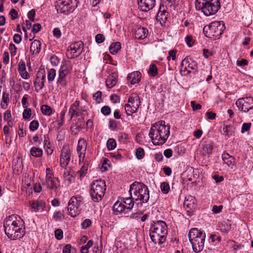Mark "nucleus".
<instances>
[{"mask_svg":"<svg viewBox=\"0 0 253 253\" xmlns=\"http://www.w3.org/2000/svg\"><path fill=\"white\" fill-rule=\"evenodd\" d=\"M148 34V30L145 27H138L134 32L135 38L138 40L145 39Z\"/></svg>","mask_w":253,"mask_h":253,"instance_id":"393cba45","label":"nucleus"},{"mask_svg":"<svg viewBox=\"0 0 253 253\" xmlns=\"http://www.w3.org/2000/svg\"><path fill=\"white\" fill-rule=\"evenodd\" d=\"M136 158L138 160L142 159L144 156V151L142 148H138L135 151Z\"/></svg>","mask_w":253,"mask_h":253,"instance_id":"3c124183","label":"nucleus"},{"mask_svg":"<svg viewBox=\"0 0 253 253\" xmlns=\"http://www.w3.org/2000/svg\"><path fill=\"white\" fill-rule=\"evenodd\" d=\"M225 29L224 25L220 21H214L207 26H205L203 31L205 36L211 39L218 38Z\"/></svg>","mask_w":253,"mask_h":253,"instance_id":"1a4fd4ad","label":"nucleus"},{"mask_svg":"<svg viewBox=\"0 0 253 253\" xmlns=\"http://www.w3.org/2000/svg\"><path fill=\"white\" fill-rule=\"evenodd\" d=\"M43 185L50 190L56 189L59 187L58 179L54 176L53 172L49 168L45 169V181Z\"/></svg>","mask_w":253,"mask_h":253,"instance_id":"ddd939ff","label":"nucleus"},{"mask_svg":"<svg viewBox=\"0 0 253 253\" xmlns=\"http://www.w3.org/2000/svg\"><path fill=\"white\" fill-rule=\"evenodd\" d=\"M87 143L83 138H80L78 142L77 151L79 157V164L81 166L80 169L77 171V174L81 179L84 177L90 165V161L85 157Z\"/></svg>","mask_w":253,"mask_h":253,"instance_id":"20e7f679","label":"nucleus"},{"mask_svg":"<svg viewBox=\"0 0 253 253\" xmlns=\"http://www.w3.org/2000/svg\"><path fill=\"white\" fill-rule=\"evenodd\" d=\"M140 103L139 97L135 93L131 94L128 99V104L138 108H139L140 105Z\"/></svg>","mask_w":253,"mask_h":253,"instance_id":"c756f323","label":"nucleus"},{"mask_svg":"<svg viewBox=\"0 0 253 253\" xmlns=\"http://www.w3.org/2000/svg\"><path fill=\"white\" fill-rule=\"evenodd\" d=\"M53 218L57 221H61L64 218L63 211H58L54 213Z\"/></svg>","mask_w":253,"mask_h":253,"instance_id":"de8ad7c7","label":"nucleus"},{"mask_svg":"<svg viewBox=\"0 0 253 253\" xmlns=\"http://www.w3.org/2000/svg\"><path fill=\"white\" fill-rule=\"evenodd\" d=\"M30 154L35 157H41L42 155V151L40 148L33 147L31 148Z\"/></svg>","mask_w":253,"mask_h":253,"instance_id":"58836bf2","label":"nucleus"},{"mask_svg":"<svg viewBox=\"0 0 253 253\" xmlns=\"http://www.w3.org/2000/svg\"><path fill=\"white\" fill-rule=\"evenodd\" d=\"M121 48V43L119 42L112 43L109 46V51L112 54H116Z\"/></svg>","mask_w":253,"mask_h":253,"instance_id":"473e14b6","label":"nucleus"},{"mask_svg":"<svg viewBox=\"0 0 253 253\" xmlns=\"http://www.w3.org/2000/svg\"><path fill=\"white\" fill-rule=\"evenodd\" d=\"M223 209V206L222 205L220 206H216L214 205L212 207V211L213 213L215 214L219 213H220Z\"/></svg>","mask_w":253,"mask_h":253,"instance_id":"338daca9","label":"nucleus"},{"mask_svg":"<svg viewBox=\"0 0 253 253\" xmlns=\"http://www.w3.org/2000/svg\"><path fill=\"white\" fill-rule=\"evenodd\" d=\"M195 8L198 11H202L206 16L214 15L220 8L219 0H196Z\"/></svg>","mask_w":253,"mask_h":253,"instance_id":"423d86ee","label":"nucleus"},{"mask_svg":"<svg viewBox=\"0 0 253 253\" xmlns=\"http://www.w3.org/2000/svg\"><path fill=\"white\" fill-rule=\"evenodd\" d=\"M66 114V111L65 110H63L61 112L60 114V120L56 121V123L58 124V127L60 128L61 126H63L64 122V117Z\"/></svg>","mask_w":253,"mask_h":253,"instance_id":"09e8293b","label":"nucleus"},{"mask_svg":"<svg viewBox=\"0 0 253 253\" xmlns=\"http://www.w3.org/2000/svg\"><path fill=\"white\" fill-rule=\"evenodd\" d=\"M41 111L42 114L46 116H50L52 114L51 108L47 105H43L41 107Z\"/></svg>","mask_w":253,"mask_h":253,"instance_id":"37998d69","label":"nucleus"},{"mask_svg":"<svg viewBox=\"0 0 253 253\" xmlns=\"http://www.w3.org/2000/svg\"><path fill=\"white\" fill-rule=\"evenodd\" d=\"M160 188L162 192L164 194H168L170 189L169 185L167 182L162 183L160 185Z\"/></svg>","mask_w":253,"mask_h":253,"instance_id":"49530a36","label":"nucleus"},{"mask_svg":"<svg viewBox=\"0 0 253 253\" xmlns=\"http://www.w3.org/2000/svg\"><path fill=\"white\" fill-rule=\"evenodd\" d=\"M102 92L100 91H97L96 92L93 94V98L94 100H95L96 103H99L102 101Z\"/></svg>","mask_w":253,"mask_h":253,"instance_id":"8fccbe9b","label":"nucleus"},{"mask_svg":"<svg viewBox=\"0 0 253 253\" xmlns=\"http://www.w3.org/2000/svg\"><path fill=\"white\" fill-rule=\"evenodd\" d=\"M73 247L70 244H67L63 248V253H71Z\"/></svg>","mask_w":253,"mask_h":253,"instance_id":"774afa93","label":"nucleus"},{"mask_svg":"<svg viewBox=\"0 0 253 253\" xmlns=\"http://www.w3.org/2000/svg\"><path fill=\"white\" fill-rule=\"evenodd\" d=\"M41 49V43L40 41L35 40L32 43L30 47V52L33 54H38Z\"/></svg>","mask_w":253,"mask_h":253,"instance_id":"cd10ccee","label":"nucleus"},{"mask_svg":"<svg viewBox=\"0 0 253 253\" xmlns=\"http://www.w3.org/2000/svg\"><path fill=\"white\" fill-rule=\"evenodd\" d=\"M168 235V226L163 220L153 221L150 225L149 236L155 244L159 245L165 243Z\"/></svg>","mask_w":253,"mask_h":253,"instance_id":"7ed1b4c3","label":"nucleus"},{"mask_svg":"<svg viewBox=\"0 0 253 253\" xmlns=\"http://www.w3.org/2000/svg\"><path fill=\"white\" fill-rule=\"evenodd\" d=\"M222 160L224 164L227 165L231 169H233L236 165L235 159L234 157L229 155L227 152H224L222 154Z\"/></svg>","mask_w":253,"mask_h":253,"instance_id":"412c9836","label":"nucleus"},{"mask_svg":"<svg viewBox=\"0 0 253 253\" xmlns=\"http://www.w3.org/2000/svg\"><path fill=\"white\" fill-rule=\"evenodd\" d=\"M63 178L65 181L67 182L68 185L71 184L75 180V178L71 173V172L67 169H65L64 171Z\"/></svg>","mask_w":253,"mask_h":253,"instance_id":"f704fd0d","label":"nucleus"},{"mask_svg":"<svg viewBox=\"0 0 253 253\" xmlns=\"http://www.w3.org/2000/svg\"><path fill=\"white\" fill-rule=\"evenodd\" d=\"M54 234L55 238L58 240H60L63 238V231L61 229H56L54 232Z\"/></svg>","mask_w":253,"mask_h":253,"instance_id":"bf43d9fd","label":"nucleus"},{"mask_svg":"<svg viewBox=\"0 0 253 253\" xmlns=\"http://www.w3.org/2000/svg\"><path fill=\"white\" fill-rule=\"evenodd\" d=\"M29 205L35 211H42L45 208V203L42 200L31 201Z\"/></svg>","mask_w":253,"mask_h":253,"instance_id":"5701e85b","label":"nucleus"},{"mask_svg":"<svg viewBox=\"0 0 253 253\" xmlns=\"http://www.w3.org/2000/svg\"><path fill=\"white\" fill-rule=\"evenodd\" d=\"M108 159L106 158L103 159L101 168L102 171H105L108 170V168L110 166V165L108 163Z\"/></svg>","mask_w":253,"mask_h":253,"instance_id":"5fc2aeb1","label":"nucleus"},{"mask_svg":"<svg viewBox=\"0 0 253 253\" xmlns=\"http://www.w3.org/2000/svg\"><path fill=\"white\" fill-rule=\"evenodd\" d=\"M80 102L76 100L70 106L69 110V115L70 116V119L73 117H78L80 113Z\"/></svg>","mask_w":253,"mask_h":253,"instance_id":"4be33fe9","label":"nucleus"},{"mask_svg":"<svg viewBox=\"0 0 253 253\" xmlns=\"http://www.w3.org/2000/svg\"><path fill=\"white\" fill-rule=\"evenodd\" d=\"M218 226L222 232L228 233L231 228V225L228 220H225L218 223Z\"/></svg>","mask_w":253,"mask_h":253,"instance_id":"2f4dec72","label":"nucleus"},{"mask_svg":"<svg viewBox=\"0 0 253 253\" xmlns=\"http://www.w3.org/2000/svg\"><path fill=\"white\" fill-rule=\"evenodd\" d=\"M116 251L117 253H129L128 250L126 248L125 246H120L119 247L117 246Z\"/></svg>","mask_w":253,"mask_h":253,"instance_id":"6e6d98bb","label":"nucleus"},{"mask_svg":"<svg viewBox=\"0 0 253 253\" xmlns=\"http://www.w3.org/2000/svg\"><path fill=\"white\" fill-rule=\"evenodd\" d=\"M128 138V134L124 132L120 133L118 135V139L119 141L122 142H125Z\"/></svg>","mask_w":253,"mask_h":253,"instance_id":"4d7b16f0","label":"nucleus"},{"mask_svg":"<svg viewBox=\"0 0 253 253\" xmlns=\"http://www.w3.org/2000/svg\"><path fill=\"white\" fill-rule=\"evenodd\" d=\"M39 126V123L38 121L34 120V121H32L30 123V126H29V128H30V130L32 131H34L38 128Z\"/></svg>","mask_w":253,"mask_h":253,"instance_id":"603ef678","label":"nucleus"},{"mask_svg":"<svg viewBox=\"0 0 253 253\" xmlns=\"http://www.w3.org/2000/svg\"><path fill=\"white\" fill-rule=\"evenodd\" d=\"M71 157V151L70 147L66 145L63 146L60 155V165L62 168L66 167L69 164Z\"/></svg>","mask_w":253,"mask_h":253,"instance_id":"dca6fc26","label":"nucleus"},{"mask_svg":"<svg viewBox=\"0 0 253 253\" xmlns=\"http://www.w3.org/2000/svg\"><path fill=\"white\" fill-rule=\"evenodd\" d=\"M3 227L5 234L12 240L21 238L25 233L23 220L18 215L13 214L6 217Z\"/></svg>","mask_w":253,"mask_h":253,"instance_id":"f257e3e1","label":"nucleus"},{"mask_svg":"<svg viewBox=\"0 0 253 253\" xmlns=\"http://www.w3.org/2000/svg\"><path fill=\"white\" fill-rule=\"evenodd\" d=\"M227 246L233 249V250L236 252L239 249L242 248L244 246L237 244L235 241L229 240L227 242Z\"/></svg>","mask_w":253,"mask_h":253,"instance_id":"a19ab883","label":"nucleus"},{"mask_svg":"<svg viewBox=\"0 0 253 253\" xmlns=\"http://www.w3.org/2000/svg\"><path fill=\"white\" fill-rule=\"evenodd\" d=\"M129 193L134 201L142 203H146L150 198L148 188L142 183L133 182L130 186Z\"/></svg>","mask_w":253,"mask_h":253,"instance_id":"39448f33","label":"nucleus"},{"mask_svg":"<svg viewBox=\"0 0 253 253\" xmlns=\"http://www.w3.org/2000/svg\"><path fill=\"white\" fill-rule=\"evenodd\" d=\"M222 130L224 134L228 137L231 136L234 133V128L230 126H225Z\"/></svg>","mask_w":253,"mask_h":253,"instance_id":"79ce46f5","label":"nucleus"},{"mask_svg":"<svg viewBox=\"0 0 253 253\" xmlns=\"http://www.w3.org/2000/svg\"><path fill=\"white\" fill-rule=\"evenodd\" d=\"M170 126L164 121H159L151 125L149 136L154 145H162L170 134Z\"/></svg>","mask_w":253,"mask_h":253,"instance_id":"f03ea898","label":"nucleus"},{"mask_svg":"<svg viewBox=\"0 0 253 253\" xmlns=\"http://www.w3.org/2000/svg\"><path fill=\"white\" fill-rule=\"evenodd\" d=\"M9 94L8 92L4 91L2 92L1 100L0 102V107L2 109H6L9 103Z\"/></svg>","mask_w":253,"mask_h":253,"instance_id":"7c9ffc66","label":"nucleus"},{"mask_svg":"<svg viewBox=\"0 0 253 253\" xmlns=\"http://www.w3.org/2000/svg\"><path fill=\"white\" fill-rule=\"evenodd\" d=\"M251 126H252V123H244L242 125V126L241 127V132L242 133H244L248 131L250 129Z\"/></svg>","mask_w":253,"mask_h":253,"instance_id":"864d4df0","label":"nucleus"},{"mask_svg":"<svg viewBox=\"0 0 253 253\" xmlns=\"http://www.w3.org/2000/svg\"><path fill=\"white\" fill-rule=\"evenodd\" d=\"M106 190V182L104 180H96L92 182L89 194L94 202H99L103 198Z\"/></svg>","mask_w":253,"mask_h":253,"instance_id":"6e6552de","label":"nucleus"},{"mask_svg":"<svg viewBox=\"0 0 253 253\" xmlns=\"http://www.w3.org/2000/svg\"><path fill=\"white\" fill-rule=\"evenodd\" d=\"M31 110L30 109H26L23 113V117L24 119H29L31 116Z\"/></svg>","mask_w":253,"mask_h":253,"instance_id":"0e129e2a","label":"nucleus"},{"mask_svg":"<svg viewBox=\"0 0 253 253\" xmlns=\"http://www.w3.org/2000/svg\"><path fill=\"white\" fill-rule=\"evenodd\" d=\"M45 81V72L43 70L39 71L37 74L34 84L36 89L38 91L42 89Z\"/></svg>","mask_w":253,"mask_h":253,"instance_id":"f3484780","label":"nucleus"},{"mask_svg":"<svg viewBox=\"0 0 253 253\" xmlns=\"http://www.w3.org/2000/svg\"><path fill=\"white\" fill-rule=\"evenodd\" d=\"M118 127V124L116 121L114 120H110L109 121V127L112 130H115Z\"/></svg>","mask_w":253,"mask_h":253,"instance_id":"13d9d810","label":"nucleus"},{"mask_svg":"<svg viewBox=\"0 0 253 253\" xmlns=\"http://www.w3.org/2000/svg\"><path fill=\"white\" fill-rule=\"evenodd\" d=\"M168 13L165 10L159 11L156 17L157 22L159 23L162 26H165L168 20Z\"/></svg>","mask_w":253,"mask_h":253,"instance_id":"bb28decb","label":"nucleus"},{"mask_svg":"<svg viewBox=\"0 0 253 253\" xmlns=\"http://www.w3.org/2000/svg\"><path fill=\"white\" fill-rule=\"evenodd\" d=\"M84 43L81 41L72 43L68 47L66 51L67 57L72 59L79 56L83 52Z\"/></svg>","mask_w":253,"mask_h":253,"instance_id":"4468645a","label":"nucleus"},{"mask_svg":"<svg viewBox=\"0 0 253 253\" xmlns=\"http://www.w3.org/2000/svg\"><path fill=\"white\" fill-rule=\"evenodd\" d=\"M213 146L211 143H206L203 145L202 154L203 155L210 154L212 153Z\"/></svg>","mask_w":253,"mask_h":253,"instance_id":"4c0bfd02","label":"nucleus"},{"mask_svg":"<svg viewBox=\"0 0 253 253\" xmlns=\"http://www.w3.org/2000/svg\"><path fill=\"white\" fill-rule=\"evenodd\" d=\"M134 201L131 196L130 197L126 198L120 197L114 204L113 210L118 214L122 212L125 209H132L134 206Z\"/></svg>","mask_w":253,"mask_h":253,"instance_id":"9d476101","label":"nucleus"},{"mask_svg":"<svg viewBox=\"0 0 253 253\" xmlns=\"http://www.w3.org/2000/svg\"><path fill=\"white\" fill-rule=\"evenodd\" d=\"M236 105L241 112L247 113L253 109V98L251 96L239 98Z\"/></svg>","mask_w":253,"mask_h":253,"instance_id":"2eb2a0df","label":"nucleus"},{"mask_svg":"<svg viewBox=\"0 0 253 253\" xmlns=\"http://www.w3.org/2000/svg\"><path fill=\"white\" fill-rule=\"evenodd\" d=\"M138 108V107H136L128 103H126L125 105L126 112L127 116H131L133 114L136 112Z\"/></svg>","mask_w":253,"mask_h":253,"instance_id":"c9c22d12","label":"nucleus"},{"mask_svg":"<svg viewBox=\"0 0 253 253\" xmlns=\"http://www.w3.org/2000/svg\"><path fill=\"white\" fill-rule=\"evenodd\" d=\"M108 157L114 158L117 160H121L122 158V155L119 153H110L108 154Z\"/></svg>","mask_w":253,"mask_h":253,"instance_id":"e2e57ef3","label":"nucleus"},{"mask_svg":"<svg viewBox=\"0 0 253 253\" xmlns=\"http://www.w3.org/2000/svg\"><path fill=\"white\" fill-rule=\"evenodd\" d=\"M137 1L138 8L144 12L153 9L156 3L155 0H137Z\"/></svg>","mask_w":253,"mask_h":253,"instance_id":"6ab92c4d","label":"nucleus"},{"mask_svg":"<svg viewBox=\"0 0 253 253\" xmlns=\"http://www.w3.org/2000/svg\"><path fill=\"white\" fill-rule=\"evenodd\" d=\"M117 83V80L114 76L108 77L106 81V85L108 88L113 87Z\"/></svg>","mask_w":253,"mask_h":253,"instance_id":"ea45409f","label":"nucleus"},{"mask_svg":"<svg viewBox=\"0 0 253 253\" xmlns=\"http://www.w3.org/2000/svg\"><path fill=\"white\" fill-rule=\"evenodd\" d=\"M117 146L116 140L113 138H110L107 142V147L109 150L114 149Z\"/></svg>","mask_w":253,"mask_h":253,"instance_id":"c03bdc74","label":"nucleus"},{"mask_svg":"<svg viewBox=\"0 0 253 253\" xmlns=\"http://www.w3.org/2000/svg\"><path fill=\"white\" fill-rule=\"evenodd\" d=\"M73 65L71 61L65 60L63 61L59 70V72L68 75L72 70Z\"/></svg>","mask_w":253,"mask_h":253,"instance_id":"b1692460","label":"nucleus"},{"mask_svg":"<svg viewBox=\"0 0 253 253\" xmlns=\"http://www.w3.org/2000/svg\"><path fill=\"white\" fill-rule=\"evenodd\" d=\"M56 75V72L54 69H47V80L49 83H52Z\"/></svg>","mask_w":253,"mask_h":253,"instance_id":"e433bc0d","label":"nucleus"},{"mask_svg":"<svg viewBox=\"0 0 253 253\" xmlns=\"http://www.w3.org/2000/svg\"><path fill=\"white\" fill-rule=\"evenodd\" d=\"M181 65V72H187L186 74L191 72L189 69L194 70L196 67V63L191 58L188 57H186L182 60Z\"/></svg>","mask_w":253,"mask_h":253,"instance_id":"a211bd4d","label":"nucleus"},{"mask_svg":"<svg viewBox=\"0 0 253 253\" xmlns=\"http://www.w3.org/2000/svg\"><path fill=\"white\" fill-rule=\"evenodd\" d=\"M77 6L76 0H59L55 8L59 13H67L73 11Z\"/></svg>","mask_w":253,"mask_h":253,"instance_id":"9b49d317","label":"nucleus"},{"mask_svg":"<svg viewBox=\"0 0 253 253\" xmlns=\"http://www.w3.org/2000/svg\"><path fill=\"white\" fill-rule=\"evenodd\" d=\"M67 75L59 72L56 84L60 89L64 88L67 84Z\"/></svg>","mask_w":253,"mask_h":253,"instance_id":"c85d7f7f","label":"nucleus"},{"mask_svg":"<svg viewBox=\"0 0 253 253\" xmlns=\"http://www.w3.org/2000/svg\"><path fill=\"white\" fill-rule=\"evenodd\" d=\"M83 198L80 195L73 196L69 201L68 213L71 217H76L80 213V207L82 205Z\"/></svg>","mask_w":253,"mask_h":253,"instance_id":"f8f14e48","label":"nucleus"},{"mask_svg":"<svg viewBox=\"0 0 253 253\" xmlns=\"http://www.w3.org/2000/svg\"><path fill=\"white\" fill-rule=\"evenodd\" d=\"M188 237L193 251L196 253L201 252L204 247L205 233L196 228H192L189 231Z\"/></svg>","mask_w":253,"mask_h":253,"instance_id":"0eeeda50","label":"nucleus"},{"mask_svg":"<svg viewBox=\"0 0 253 253\" xmlns=\"http://www.w3.org/2000/svg\"><path fill=\"white\" fill-rule=\"evenodd\" d=\"M141 78V73L138 71L132 72L127 77V80L132 84L138 83L140 81Z\"/></svg>","mask_w":253,"mask_h":253,"instance_id":"a878e982","label":"nucleus"},{"mask_svg":"<svg viewBox=\"0 0 253 253\" xmlns=\"http://www.w3.org/2000/svg\"><path fill=\"white\" fill-rule=\"evenodd\" d=\"M174 60L176 59V51L170 50L169 51V56L167 57V60L169 61L170 59Z\"/></svg>","mask_w":253,"mask_h":253,"instance_id":"680f3d73","label":"nucleus"},{"mask_svg":"<svg viewBox=\"0 0 253 253\" xmlns=\"http://www.w3.org/2000/svg\"><path fill=\"white\" fill-rule=\"evenodd\" d=\"M111 112V108L107 106H103L101 109V112L105 116L109 115Z\"/></svg>","mask_w":253,"mask_h":253,"instance_id":"052dcab7","label":"nucleus"},{"mask_svg":"<svg viewBox=\"0 0 253 253\" xmlns=\"http://www.w3.org/2000/svg\"><path fill=\"white\" fill-rule=\"evenodd\" d=\"M43 147L44 149L48 155H50L53 153V150L50 148V144L49 141L48 137L46 135H43Z\"/></svg>","mask_w":253,"mask_h":253,"instance_id":"72a5a7b5","label":"nucleus"},{"mask_svg":"<svg viewBox=\"0 0 253 253\" xmlns=\"http://www.w3.org/2000/svg\"><path fill=\"white\" fill-rule=\"evenodd\" d=\"M148 74L152 77L155 76L158 74V69L155 64L150 65L148 70Z\"/></svg>","mask_w":253,"mask_h":253,"instance_id":"a18cd8bd","label":"nucleus"},{"mask_svg":"<svg viewBox=\"0 0 253 253\" xmlns=\"http://www.w3.org/2000/svg\"><path fill=\"white\" fill-rule=\"evenodd\" d=\"M183 204L184 208L187 210V212L190 213L195 209L196 200L195 197L192 196H186L185 198Z\"/></svg>","mask_w":253,"mask_h":253,"instance_id":"aec40b11","label":"nucleus"},{"mask_svg":"<svg viewBox=\"0 0 253 253\" xmlns=\"http://www.w3.org/2000/svg\"><path fill=\"white\" fill-rule=\"evenodd\" d=\"M50 62L53 66H57L60 62V60L55 55H53L50 57Z\"/></svg>","mask_w":253,"mask_h":253,"instance_id":"69168bd1","label":"nucleus"}]
</instances>
